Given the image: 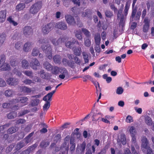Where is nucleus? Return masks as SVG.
<instances>
[{
  "label": "nucleus",
  "instance_id": "obj_9",
  "mask_svg": "<svg viewBox=\"0 0 154 154\" xmlns=\"http://www.w3.org/2000/svg\"><path fill=\"white\" fill-rule=\"evenodd\" d=\"M55 28L62 30H65L67 28L66 23L64 22H60L55 23Z\"/></svg>",
  "mask_w": 154,
  "mask_h": 154
},
{
  "label": "nucleus",
  "instance_id": "obj_19",
  "mask_svg": "<svg viewBox=\"0 0 154 154\" xmlns=\"http://www.w3.org/2000/svg\"><path fill=\"white\" fill-rule=\"evenodd\" d=\"M82 50L81 47H73V51L75 55L79 56L81 54Z\"/></svg>",
  "mask_w": 154,
  "mask_h": 154
},
{
  "label": "nucleus",
  "instance_id": "obj_44",
  "mask_svg": "<svg viewBox=\"0 0 154 154\" xmlns=\"http://www.w3.org/2000/svg\"><path fill=\"white\" fill-rule=\"evenodd\" d=\"M46 102L43 106V110L44 111L47 110L50 107V102L46 101Z\"/></svg>",
  "mask_w": 154,
  "mask_h": 154
},
{
  "label": "nucleus",
  "instance_id": "obj_64",
  "mask_svg": "<svg viewBox=\"0 0 154 154\" xmlns=\"http://www.w3.org/2000/svg\"><path fill=\"white\" fill-rule=\"evenodd\" d=\"M73 59L74 60L76 64L79 65H80L81 61L79 57L76 56H75L74 57Z\"/></svg>",
  "mask_w": 154,
  "mask_h": 154
},
{
  "label": "nucleus",
  "instance_id": "obj_47",
  "mask_svg": "<svg viewBox=\"0 0 154 154\" xmlns=\"http://www.w3.org/2000/svg\"><path fill=\"white\" fill-rule=\"evenodd\" d=\"M37 146L38 144L36 143H35L32 146L29 147L28 149H27L29 150V151L30 152L35 150V149L37 147Z\"/></svg>",
  "mask_w": 154,
  "mask_h": 154
},
{
  "label": "nucleus",
  "instance_id": "obj_20",
  "mask_svg": "<svg viewBox=\"0 0 154 154\" xmlns=\"http://www.w3.org/2000/svg\"><path fill=\"white\" fill-rule=\"evenodd\" d=\"M31 43L29 42H26L24 45L23 47V51L25 52H28L30 49Z\"/></svg>",
  "mask_w": 154,
  "mask_h": 154
},
{
  "label": "nucleus",
  "instance_id": "obj_59",
  "mask_svg": "<svg viewBox=\"0 0 154 154\" xmlns=\"http://www.w3.org/2000/svg\"><path fill=\"white\" fill-rule=\"evenodd\" d=\"M23 82L25 84L28 85H30L32 83H34L32 80L28 79H26L25 80H24Z\"/></svg>",
  "mask_w": 154,
  "mask_h": 154
},
{
  "label": "nucleus",
  "instance_id": "obj_52",
  "mask_svg": "<svg viewBox=\"0 0 154 154\" xmlns=\"http://www.w3.org/2000/svg\"><path fill=\"white\" fill-rule=\"evenodd\" d=\"M10 124H6L0 126V131H3L4 130L9 127Z\"/></svg>",
  "mask_w": 154,
  "mask_h": 154
},
{
  "label": "nucleus",
  "instance_id": "obj_45",
  "mask_svg": "<svg viewBox=\"0 0 154 154\" xmlns=\"http://www.w3.org/2000/svg\"><path fill=\"white\" fill-rule=\"evenodd\" d=\"M22 46V43L21 42H18L15 43L14 47L16 49L19 50L21 48Z\"/></svg>",
  "mask_w": 154,
  "mask_h": 154
},
{
  "label": "nucleus",
  "instance_id": "obj_57",
  "mask_svg": "<svg viewBox=\"0 0 154 154\" xmlns=\"http://www.w3.org/2000/svg\"><path fill=\"white\" fill-rule=\"evenodd\" d=\"M5 82L2 78H0V87H4L6 86Z\"/></svg>",
  "mask_w": 154,
  "mask_h": 154
},
{
  "label": "nucleus",
  "instance_id": "obj_31",
  "mask_svg": "<svg viewBox=\"0 0 154 154\" xmlns=\"http://www.w3.org/2000/svg\"><path fill=\"white\" fill-rule=\"evenodd\" d=\"M8 133L9 134H12L17 131L16 127L15 126H13L8 130Z\"/></svg>",
  "mask_w": 154,
  "mask_h": 154
},
{
  "label": "nucleus",
  "instance_id": "obj_24",
  "mask_svg": "<svg viewBox=\"0 0 154 154\" xmlns=\"http://www.w3.org/2000/svg\"><path fill=\"white\" fill-rule=\"evenodd\" d=\"M43 65L44 68L48 71H51L53 67L47 61L45 62Z\"/></svg>",
  "mask_w": 154,
  "mask_h": 154
},
{
  "label": "nucleus",
  "instance_id": "obj_46",
  "mask_svg": "<svg viewBox=\"0 0 154 154\" xmlns=\"http://www.w3.org/2000/svg\"><path fill=\"white\" fill-rule=\"evenodd\" d=\"M59 72L62 74H64L66 75H68V72L66 69L62 67H60Z\"/></svg>",
  "mask_w": 154,
  "mask_h": 154
},
{
  "label": "nucleus",
  "instance_id": "obj_49",
  "mask_svg": "<svg viewBox=\"0 0 154 154\" xmlns=\"http://www.w3.org/2000/svg\"><path fill=\"white\" fill-rule=\"evenodd\" d=\"M26 122V120L24 119H20L17 120L16 122V125L22 124L25 123Z\"/></svg>",
  "mask_w": 154,
  "mask_h": 154
},
{
  "label": "nucleus",
  "instance_id": "obj_1",
  "mask_svg": "<svg viewBox=\"0 0 154 154\" xmlns=\"http://www.w3.org/2000/svg\"><path fill=\"white\" fill-rule=\"evenodd\" d=\"M123 6V5H122V7L120 8L117 11V19L118 20H120L119 24L122 26L124 25V16H126L128 14L130 6V4L128 2H126L124 10V14H122Z\"/></svg>",
  "mask_w": 154,
  "mask_h": 154
},
{
  "label": "nucleus",
  "instance_id": "obj_32",
  "mask_svg": "<svg viewBox=\"0 0 154 154\" xmlns=\"http://www.w3.org/2000/svg\"><path fill=\"white\" fill-rule=\"evenodd\" d=\"M81 34L82 33L80 30H76L75 32V36L79 40H82L83 39Z\"/></svg>",
  "mask_w": 154,
  "mask_h": 154
},
{
  "label": "nucleus",
  "instance_id": "obj_30",
  "mask_svg": "<svg viewBox=\"0 0 154 154\" xmlns=\"http://www.w3.org/2000/svg\"><path fill=\"white\" fill-rule=\"evenodd\" d=\"M14 93L13 91L11 89H8L5 91V96L7 97H11L12 96Z\"/></svg>",
  "mask_w": 154,
  "mask_h": 154
},
{
  "label": "nucleus",
  "instance_id": "obj_8",
  "mask_svg": "<svg viewBox=\"0 0 154 154\" xmlns=\"http://www.w3.org/2000/svg\"><path fill=\"white\" fill-rule=\"evenodd\" d=\"M6 82L10 86H15L18 84L19 80L18 79L14 77H10L8 79Z\"/></svg>",
  "mask_w": 154,
  "mask_h": 154
},
{
  "label": "nucleus",
  "instance_id": "obj_4",
  "mask_svg": "<svg viewBox=\"0 0 154 154\" xmlns=\"http://www.w3.org/2000/svg\"><path fill=\"white\" fill-rule=\"evenodd\" d=\"M42 7V2L39 1L34 3L31 7L29 12L32 14H35L38 12Z\"/></svg>",
  "mask_w": 154,
  "mask_h": 154
},
{
  "label": "nucleus",
  "instance_id": "obj_56",
  "mask_svg": "<svg viewBox=\"0 0 154 154\" xmlns=\"http://www.w3.org/2000/svg\"><path fill=\"white\" fill-rule=\"evenodd\" d=\"M61 139V135L60 134L56 135L54 137V141L57 143L58 141H60Z\"/></svg>",
  "mask_w": 154,
  "mask_h": 154
},
{
  "label": "nucleus",
  "instance_id": "obj_48",
  "mask_svg": "<svg viewBox=\"0 0 154 154\" xmlns=\"http://www.w3.org/2000/svg\"><path fill=\"white\" fill-rule=\"evenodd\" d=\"M131 135L136 134V131L135 127L134 126H131L129 130Z\"/></svg>",
  "mask_w": 154,
  "mask_h": 154
},
{
  "label": "nucleus",
  "instance_id": "obj_60",
  "mask_svg": "<svg viewBox=\"0 0 154 154\" xmlns=\"http://www.w3.org/2000/svg\"><path fill=\"white\" fill-rule=\"evenodd\" d=\"M133 118L130 116H128L126 118V122L127 123H131L133 122Z\"/></svg>",
  "mask_w": 154,
  "mask_h": 154
},
{
  "label": "nucleus",
  "instance_id": "obj_16",
  "mask_svg": "<svg viewBox=\"0 0 154 154\" xmlns=\"http://www.w3.org/2000/svg\"><path fill=\"white\" fill-rule=\"evenodd\" d=\"M7 11L6 10L0 11V22L3 23L6 18Z\"/></svg>",
  "mask_w": 154,
  "mask_h": 154
},
{
  "label": "nucleus",
  "instance_id": "obj_61",
  "mask_svg": "<svg viewBox=\"0 0 154 154\" xmlns=\"http://www.w3.org/2000/svg\"><path fill=\"white\" fill-rule=\"evenodd\" d=\"M73 44V42L68 41L65 43V45L67 48H71Z\"/></svg>",
  "mask_w": 154,
  "mask_h": 154
},
{
  "label": "nucleus",
  "instance_id": "obj_36",
  "mask_svg": "<svg viewBox=\"0 0 154 154\" xmlns=\"http://www.w3.org/2000/svg\"><path fill=\"white\" fill-rule=\"evenodd\" d=\"M40 100L38 99H35L32 100L31 104L32 106H37L39 103Z\"/></svg>",
  "mask_w": 154,
  "mask_h": 154
},
{
  "label": "nucleus",
  "instance_id": "obj_15",
  "mask_svg": "<svg viewBox=\"0 0 154 154\" xmlns=\"http://www.w3.org/2000/svg\"><path fill=\"white\" fill-rule=\"evenodd\" d=\"M31 67L34 70L37 69V67L40 65V63L38 60L36 58L33 59L30 63Z\"/></svg>",
  "mask_w": 154,
  "mask_h": 154
},
{
  "label": "nucleus",
  "instance_id": "obj_25",
  "mask_svg": "<svg viewBox=\"0 0 154 154\" xmlns=\"http://www.w3.org/2000/svg\"><path fill=\"white\" fill-rule=\"evenodd\" d=\"M17 112L15 111H12L7 115V117L9 119L14 118L17 116Z\"/></svg>",
  "mask_w": 154,
  "mask_h": 154
},
{
  "label": "nucleus",
  "instance_id": "obj_2",
  "mask_svg": "<svg viewBox=\"0 0 154 154\" xmlns=\"http://www.w3.org/2000/svg\"><path fill=\"white\" fill-rule=\"evenodd\" d=\"M137 1L136 0H133L132 5V11L131 15L130 17V19H134L135 21L139 20L140 17L141 15V12L140 11L137 12V7L136 6L134 7L135 3Z\"/></svg>",
  "mask_w": 154,
  "mask_h": 154
},
{
  "label": "nucleus",
  "instance_id": "obj_3",
  "mask_svg": "<svg viewBox=\"0 0 154 154\" xmlns=\"http://www.w3.org/2000/svg\"><path fill=\"white\" fill-rule=\"evenodd\" d=\"M42 49L45 53L46 56L48 59L51 60L52 58V53L51 46L49 44L45 45H43L41 46Z\"/></svg>",
  "mask_w": 154,
  "mask_h": 154
},
{
  "label": "nucleus",
  "instance_id": "obj_37",
  "mask_svg": "<svg viewBox=\"0 0 154 154\" xmlns=\"http://www.w3.org/2000/svg\"><path fill=\"white\" fill-rule=\"evenodd\" d=\"M6 38V34L3 33L0 35V46L2 45Z\"/></svg>",
  "mask_w": 154,
  "mask_h": 154
},
{
  "label": "nucleus",
  "instance_id": "obj_53",
  "mask_svg": "<svg viewBox=\"0 0 154 154\" xmlns=\"http://www.w3.org/2000/svg\"><path fill=\"white\" fill-rule=\"evenodd\" d=\"M82 31L86 36L88 37L90 35V32L86 29L85 28H82Z\"/></svg>",
  "mask_w": 154,
  "mask_h": 154
},
{
  "label": "nucleus",
  "instance_id": "obj_12",
  "mask_svg": "<svg viewBox=\"0 0 154 154\" xmlns=\"http://www.w3.org/2000/svg\"><path fill=\"white\" fill-rule=\"evenodd\" d=\"M144 24L143 26V31L144 32H147L149 29L150 25V20L148 17H146L144 20Z\"/></svg>",
  "mask_w": 154,
  "mask_h": 154
},
{
  "label": "nucleus",
  "instance_id": "obj_5",
  "mask_svg": "<svg viewBox=\"0 0 154 154\" xmlns=\"http://www.w3.org/2000/svg\"><path fill=\"white\" fill-rule=\"evenodd\" d=\"M55 23L54 22H51L43 26L42 28V32L44 34H48L55 27Z\"/></svg>",
  "mask_w": 154,
  "mask_h": 154
},
{
  "label": "nucleus",
  "instance_id": "obj_14",
  "mask_svg": "<svg viewBox=\"0 0 154 154\" xmlns=\"http://www.w3.org/2000/svg\"><path fill=\"white\" fill-rule=\"evenodd\" d=\"M10 59V63L12 66H16L19 65L20 63L19 59L16 57L14 56H11Z\"/></svg>",
  "mask_w": 154,
  "mask_h": 154
},
{
  "label": "nucleus",
  "instance_id": "obj_51",
  "mask_svg": "<svg viewBox=\"0 0 154 154\" xmlns=\"http://www.w3.org/2000/svg\"><path fill=\"white\" fill-rule=\"evenodd\" d=\"M24 74L29 77L30 78H32L33 76V72L32 71H26L23 72Z\"/></svg>",
  "mask_w": 154,
  "mask_h": 154
},
{
  "label": "nucleus",
  "instance_id": "obj_62",
  "mask_svg": "<svg viewBox=\"0 0 154 154\" xmlns=\"http://www.w3.org/2000/svg\"><path fill=\"white\" fill-rule=\"evenodd\" d=\"M123 92V89L121 87H119L117 89L116 93L118 94H122Z\"/></svg>",
  "mask_w": 154,
  "mask_h": 154
},
{
  "label": "nucleus",
  "instance_id": "obj_13",
  "mask_svg": "<svg viewBox=\"0 0 154 154\" xmlns=\"http://www.w3.org/2000/svg\"><path fill=\"white\" fill-rule=\"evenodd\" d=\"M65 18L68 23L72 25H75L76 23L73 17L68 14L65 15Z\"/></svg>",
  "mask_w": 154,
  "mask_h": 154
},
{
  "label": "nucleus",
  "instance_id": "obj_28",
  "mask_svg": "<svg viewBox=\"0 0 154 154\" xmlns=\"http://www.w3.org/2000/svg\"><path fill=\"white\" fill-rule=\"evenodd\" d=\"M52 96L49 93L45 96L43 98V100L45 101H48L50 102L52 100L51 97Z\"/></svg>",
  "mask_w": 154,
  "mask_h": 154
},
{
  "label": "nucleus",
  "instance_id": "obj_21",
  "mask_svg": "<svg viewBox=\"0 0 154 154\" xmlns=\"http://www.w3.org/2000/svg\"><path fill=\"white\" fill-rule=\"evenodd\" d=\"M60 70V67H59L57 66H55L53 67L52 69H51V73L55 75H58L59 73Z\"/></svg>",
  "mask_w": 154,
  "mask_h": 154
},
{
  "label": "nucleus",
  "instance_id": "obj_55",
  "mask_svg": "<svg viewBox=\"0 0 154 154\" xmlns=\"http://www.w3.org/2000/svg\"><path fill=\"white\" fill-rule=\"evenodd\" d=\"M13 72L14 74H15L16 75L18 76H20L21 75V72L19 70L16 68H14V69L13 70Z\"/></svg>",
  "mask_w": 154,
  "mask_h": 154
},
{
  "label": "nucleus",
  "instance_id": "obj_29",
  "mask_svg": "<svg viewBox=\"0 0 154 154\" xmlns=\"http://www.w3.org/2000/svg\"><path fill=\"white\" fill-rule=\"evenodd\" d=\"M119 141L117 140L118 142H120L123 145L126 144V137L125 134H122L121 135L120 139H119Z\"/></svg>",
  "mask_w": 154,
  "mask_h": 154
},
{
  "label": "nucleus",
  "instance_id": "obj_54",
  "mask_svg": "<svg viewBox=\"0 0 154 154\" xmlns=\"http://www.w3.org/2000/svg\"><path fill=\"white\" fill-rule=\"evenodd\" d=\"M146 154H154V146L152 149L149 147L147 149Z\"/></svg>",
  "mask_w": 154,
  "mask_h": 154
},
{
  "label": "nucleus",
  "instance_id": "obj_23",
  "mask_svg": "<svg viewBox=\"0 0 154 154\" xmlns=\"http://www.w3.org/2000/svg\"><path fill=\"white\" fill-rule=\"evenodd\" d=\"M61 57L58 54L55 55L53 58L54 62L55 63L60 64L61 63Z\"/></svg>",
  "mask_w": 154,
  "mask_h": 154
},
{
  "label": "nucleus",
  "instance_id": "obj_42",
  "mask_svg": "<svg viewBox=\"0 0 154 154\" xmlns=\"http://www.w3.org/2000/svg\"><path fill=\"white\" fill-rule=\"evenodd\" d=\"M14 147V144L10 145L9 146L7 147L5 150V152L7 153L10 152Z\"/></svg>",
  "mask_w": 154,
  "mask_h": 154
},
{
  "label": "nucleus",
  "instance_id": "obj_38",
  "mask_svg": "<svg viewBox=\"0 0 154 154\" xmlns=\"http://www.w3.org/2000/svg\"><path fill=\"white\" fill-rule=\"evenodd\" d=\"M50 144V142L49 141H42L40 143V146L42 148H45Z\"/></svg>",
  "mask_w": 154,
  "mask_h": 154
},
{
  "label": "nucleus",
  "instance_id": "obj_58",
  "mask_svg": "<svg viewBox=\"0 0 154 154\" xmlns=\"http://www.w3.org/2000/svg\"><path fill=\"white\" fill-rule=\"evenodd\" d=\"M85 45L87 47H89L91 45V41L88 38L85 40L84 41Z\"/></svg>",
  "mask_w": 154,
  "mask_h": 154
},
{
  "label": "nucleus",
  "instance_id": "obj_50",
  "mask_svg": "<svg viewBox=\"0 0 154 154\" xmlns=\"http://www.w3.org/2000/svg\"><path fill=\"white\" fill-rule=\"evenodd\" d=\"M39 53V51L36 48H34L33 49L32 52V55L33 56H37L38 53Z\"/></svg>",
  "mask_w": 154,
  "mask_h": 154
},
{
  "label": "nucleus",
  "instance_id": "obj_18",
  "mask_svg": "<svg viewBox=\"0 0 154 154\" xmlns=\"http://www.w3.org/2000/svg\"><path fill=\"white\" fill-rule=\"evenodd\" d=\"M86 146V143L85 141H84L80 145L79 147H77L76 148V152H81V153L84 152Z\"/></svg>",
  "mask_w": 154,
  "mask_h": 154
},
{
  "label": "nucleus",
  "instance_id": "obj_7",
  "mask_svg": "<svg viewBox=\"0 0 154 154\" xmlns=\"http://www.w3.org/2000/svg\"><path fill=\"white\" fill-rule=\"evenodd\" d=\"M67 40V37H63L59 38L57 40L55 38H52L51 40V42L54 45L57 46L61 45L63 43H64Z\"/></svg>",
  "mask_w": 154,
  "mask_h": 154
},
{
  "label": "nucleus",
  "instance_id": "obj_63",
  "mask_svg": "<svg viewBox=\"0 0 154 154\" xmlns=\"http://www.w3.org/2000/svg\"><path fill=\"white\" fill-rule=\"evenodd\" d=\"M110 7L111 9L115 13L117 12L118 9L117 8L115 7L114 4H111L110 5Z\"/></svg>",
  "mask_w": 154,
  "mask_h": 154
},
{
  "label": "nucleus",
  "instance_id": "obj_33",
  "mask_svg": "<svg viewBox=\"0 0 154 154\" xmlns=\"http://www.w3.org/2000/svg\"><path fill=\"white\" fill-rule=\"evenodd\" d=\"M25 7V4L23 3H20L17 5L16 8V11H21Z\"/></svg>",
  "mask_w": 154,
  "mask_h": 154
},
{
  "label": "nucleus",
  "instance_id": "obj_43",
  "mask_svg": "<svg viewBox=\"0 0 154 154\" xmlns=\"http://www.w3.org/2000/svg\"><path fill=\"white\" fill-rule=\"evenodd\" d=\"M145 121L146 124L149 125H152V122L151 118L148 116L146 117L145 118Z\"/></svg>",
  "mask_w": 154,
  "mask_h": 154
},
{
  "label": "nucleus",
  "instance_id": "obj_40",
  "mask_svg": "<svg viewBox=\"0 0 154 154\" xmlns=\"http://www.w3.org/2000/svg\"><path fill=\"white\" fill-rule=\"evenodd\" d=\"M7 20L11 24H12L14 26H16L18 25V23L17 22L14 21L11 16L8 17L7 18Z\"/></svg>",
  "mask_w": 154,
  "mask_h": 154
},
{
  "label": "nucleus",
  "instance_id": "obj_34",
  "mask_svg": "<svg viewBox=\"0 0 154 154\" xmlns=\"http://www.w3.org/2000/svg\"><path fill=\"white\" fill-rule=\"evenodd\" d=\"M12 99L10 100L8 103H5L2 104V107L4 108H8L10 107L11 104H14L15 103H13Z\"/></svg>",
  "mask_w": 154,
  "mask_h": 154
},
{
  "label": "nucleus",
  "instance_id": "obj_22",
  "mask_svg": "<svg viewBox=\"0 0 154 154\" xmlns=\"http://www.w3.org/2000/svg\"><path fill=\"white\" fill-rule=\"evenodd\" d=\"M92 14L91 10L89 9H87L85 11V12H83L82 13V16L83 17H88L91 16Z\"/></svg>",
  "mask_w": 154,
  "mask_h": 154
},
{
  "label": "nucleus",
  "instance_id": "obj_17",
  "mask_svg": "<svg viewBox=\"0 0 154 154\" xmlns=\"http://www.w3.org/2000/svg\"><path fill=\"white\" fill-rule=\"evenodd\" d=\"M11 70V66L8 63H4L0 66V71H9Z\"/></svg>",
  "mask_w": 154,
  "mask_h": 154
},
{
  "label": "nucleus",
  "instance_id": "obj_11",
  "mask_svg": "<svg viewBox=\"0 0 154 154\" xmlns=\"http://www.w3.org/2000/svg\"><path fill=\"white\" fill-rule=\"evenodd\" d=\"M142 144L141 145V149L143 151L144 149H147L149 146H148V141L145 136H143L141 139Z\"/></svg>",
  "mask_w": 154,
  "mask_h": 154
},
{
  "label": "nucleus",
  "instance_id": "obj_27",
  "mask_svg": "<svg viewBox=\"0 0 154 154\" xmlns=\"http://www.w3.org/2000/svg\"><path fill=\"white\" fill-rule=\"evenodd\" d=\"M95 43L97 45H99L100 43L101 40L100 35V34H97L94 37Z\"/></svg>",
  "mask_w": 154,
  "mask_h": 154
},
{
  "label": "nucleus",
  "instance_id": "obj_10",
  "mask_svg": "<svg viewBox=\"0 0 154 154\" xmlns=\"http://www.w3.org/2000/svg\"><path fill=\"white\" fill-rule=\"evenodd\" d=\"M23 34L26 37L32 35L33 33V31L31 27L29 26H25L23 29Z\"/></svg>",
  "mask_w": 154,
  "mask_h": 154
},
{
  "label": "nucleus",
  "instance_id": "obj_39",
  "mask_svg": "<svg viewBox=\"0 0 154 154\" xmlns=\"http://www.w3.org/2000/svg\"><path fill=\"white\" fill-rule=\"evenodd\" d=\"M106 17L108 18H111L113 15V12L109 10H107L105 12Z\"/></svg>",
  "mask_w": 154,
  "mask_h": 154
},
{
  "label": "nucleus",
  "instance_id": "obj_26",
  "mask_svg": "<svg viewBox=\"0 0 154 154\" xmlns=\"http://www.w3.org/2000/svg\"><path fill=\"white\" fill-rule=\"evenodd\" d=\"M22 67L23 68L27 69L29 66V63L28 61L25 59L22 60L21 62Z\"/></svg>",
  "mask_w": 154,
  "mask_h": 154
},
{
  "label": "nucleus",
  "instance_id": "obj_6",
  "mask_svg": "<svg viewBox=\"0 0 154 154\" xmlns=\"http://www.w3.org/2000/svg\"><path fill=\"white\" fill-rule=\"evenodd\" d=\"M28 98L26 97H23L13 99H12L13 103L16 104L17 103H20L22 105V106H24L28 104Z\"/></svg>",
  "mask_w": 154,
  "mask_h": 154
},
{
  "label": "nucleus",
  "instance_id": "obj_41",
  "mask_svg": "<svg viewBox=\"0 0 154 154\" xmlns=\"http://www.w3.org/2000/svg\"><path fill=\"white\" fill-rule=\"evenodd\" d=\"M6 60L5 56L4 54H1L0 56V66L5 63Z\"/></svg>",
  "mask_w": 154,
  "mask_h": 154
},
{
  "label": "nucleus",
  "instance_id": "obj_35",
  "mask_svg": "<svg viewBox=\"0 0 154 154\" xmlns=\"http://www.w3.org/2000/svg\"><path fill=\"white\" fill-rule=\"evenodd\" d=\"M24 145V143L22 141H20L17 143L16 148L17 150H19L23 148Z\"/></svg>",
  "mask_w": 154,
  "mask_h": 154
}]
</instances>
